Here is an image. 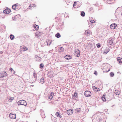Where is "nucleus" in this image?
Returning a JSON list of instances; mask_svg holds the SVG:
<instances>
[{"instance_id": "obj_1", "label": "nucleus", "mask_w": 122, "mask_h": 122, "mask_svg": "<svg viewBox=\"0 0 122 122\" xmlns=\"http://www.w3.org/2000/svg\"><path fill=\"white\" fill-rule=\"evenodd\" d=\"M18 104L19 105H22L25 106L27 105L26 102L24 100H20L18 102Z\"/></svg>"}, {"instance_id": "obj_2", "label": "nucleus", "mask_w": 122, "mask_h": 122, "mask_svg": "<svg viewBox=\"0 0 122 122\" xmlns=\"http://www.w3.org/2000/svg\"><path fill=\"white\" fill-rule=\"evenodd\" d=\"M7 76V74L5 71H2L0 73V78H2L5 76Z\"/></svg>"}, {"instance_id": "obj_3", "label": "nucleus", "mask_w": 122, "mask_h": 122, "mask_svg": "<svg viewBox=\"0 0 122 122\" xmlns=\"http://www.w3.org/2000/svg\"><path fill=\"white\" fill-rule=\"evenodd\" d=\"M18 7V6H17L16 4H15L12 6V8L13 9L15 10H18L21 7L20 5L19 6V8H17V7Z\"/></svg>"}, {"instance_id": "obj_4", "label": "nucleus", "mask_w": 122, "mask_h": 122, "mask_svg": "<svg viewBox=\"0 0 122 122\" xmlns=\"http://www.w3.org/2000/svg\"><path fill=\"white\" fill-rule=\"evenodd\" d=\"M65 113H66L68 115H72L73 113V109H69L66 111Z\"/></svg>"}, {"instance_id": "obj_5", "label": "nucleus", "mask_w": 122, "mask_h": 122, "mask_svg": "<svg viewBox=\"0 0 122 122\" xmlns=\"http://www.w3.org/2000/svg\"><path fill=\"white\" fill-rule=\"evenodd\" d=\"M84 95L86 97H89L91 96V93L90 91H86L84 92Z\"/></svg>"}, {"instance_id": "obj_6", "label": "nucleus", "mask_w": 122, "mask_h": 122, "mask_svg": "<svg viewBox=\"0 0 122 122\" xmlns=\"http://www.w3.org/2000/svg\"><path fill=\"white\" fill-rule=\"evenodd\" d=\"M40 113L41 115V116L42 118H44L45 117V116L43 110L42 109L40 110Z\"/></svg>"}, {"instance_id": "obj_7", "label": "nucleus", "mask_w": 122, "mask_h": 122, "mask_svg": "<svg viewBox=\"0 0 122 122\" xmlns=\"http://www.w3.org/2000/svg\"><path fill=\"white\" fill-rule=\"evenodd\" d=\"M11 11L10 10L9 8H7L5 9L3 11L4 13L5 14H8Z\"/></svg>"}, {"instance_id": "obj_8", "label": "nucleus", "mask_w": 122, "mask_h": 122, "mask_svg": "<svg viewBox=\"0 0 122 122\" xmlns=\"http://www.w3.org/2000/svg\"><path fill=\"white\" fill-rule=\"evenodd\" d=\"M75 55L77 57H79L80 56V51L78 49H77L76 51Z\"/></svg>"}, {"instance_id": "obj_9", "label": "nucleus", "mask_w": 122, "mask_h": 122, "mask_svg": "<svg viewBox=\"0 0 122 122\" xmlns=\"http://www.w3.org/2000/svg\"><path fill=\"white\" fill-rule=\"evenodd\" d=\"M117 25L115 23H113L111 24L110 25V28L113 29H114L116 28V27L117 26Z\"/></svg>"}, {"instance_id": "obj_10", "label": "nucleus", "mask_w": 122, "mask_h": 122, "mask_svg": "<svg viewBox=\"0 0 122 122\" xmlns=\"http://www.w3.org/2000/svg\"><path fill=\"white\" fill-rule=\"evenodd\" d=\"M10 118L12 119H15L16 118V114L10 113Z\"/></svg>"}, {"instance_id": "obj_11", "label": "nucleus", "mask_w": 122, "mask_h": 122, "mask_svg": "<svg viewBox=\"0 0 122 122\" xmlns=\"http://www.w3.org/2000/svg\"><path fill=\"white\" fill-rule=\"evenodd\" d=\"M54 93L53 92H51L49 96L48 97V98L51 100L53 97V96L54 95Z\"/></svg>"}, {"instance_id": "obj_12", "label": "nucleus", "mask_w": 122, "mask_h": 122, "mask_svg": "<svg viewBox=\"0 0 122 122\" xmlns=\"http://www.w3.org/2000/svg\"><path fill=\"white\" fill-rule=\"evenodd\" d=\"M114 92L116 95H120V92L119 90H115L114 91Z\"/></svg>"}, {"instance_id": "obj_13", "label": "nucleus", "mask_w": 122, "mask_h": 122, "mask_svg": "<svg viewBox=\"0 0 122 122\" xmlns=\"http://www.w3.org/2000/svg\"><path fill=\"white\" fill-rule=\"evenodd\" d=\"M92 88L93 90L96 92H98L100 91V89L98 88L95 87V86H93Z\"/></svg>"}, {"instance_id": "obj_14", "label": "nucleus", "mask_w": 122, "mask_h": 122, "mask_svg": "<svg viewBox=\"0 0 122 122\" xmlns=\"http://www.w3.org/2000/svg\"><path fill=\"white\" fill-rule=\"evenodd\" d=\"M64 58L67 60H69L71 59L72 57L69 55H67L65 56Z\"/></svg>"}, {"instance_id": "obj_15", "label": "nucleus", "mask_w": 122, "mask_h": 122, "mask_svg": "<svg viewBox=\"0 0 122 122\" xmlns=\"http://www.w3.org/2000/svg\"><path fill=\"white\" fill-rule=\"evenodd\" d=\"M117 60L120 63H122V58L120 57L117 58Z\"/></svg>"}, {"instance_id": "obj_16", "label": "nucleus", "mask_w": 122, "mask_h": 122, "mask_svg": "<svg viewBox=\"0 0 122 122\" xmlns=\"http://www.w3.org/2000/svg\"><path fill=\"white\" fill-rule=\"evenodd\" d=\"M55 115L57 117H59L60 118L62 117V116L60 114V113L58 112H56L55 114Z\"/></svg>"}, {"instance_id": "obj_17", "label": "nucleus", "mask_w": 122, "mask_h": 122, "mask_svg": "<svg viewBox=\"0 0 122 122\" xmlns=\"http://www.w3.org/2000/svg\"><path fill=\"white\" fill-rule=\"evenodd\" d=\"M33 26L36 30H38L39 29V26L38 25L35 24L33 25Z\"/></svg>"}, {"instance_id": "obj_18", "label": "nucleus", "mask_w": 122, "mask_h": 122, "mask_svg": "<svg viewBox=\"0 0 122 122\" xmlns=\"http://www.w3.org/2000/svg\"><path fill=\"white\" fill-rule=\"evenodd\" d=\"M110 51V49L108 48H107L104 51V53L105 54H106L108 52Z\"/></svg>"}, {"instance_id": "obj_19", "label": "nucleus", "mask_w": 122, "mask_h": 122, "mask_svg": "<svg viewBox=\"0 0 122 122\" xmlns=\"http://www.w3.org/2000/svg\"><path fill=\"white\" fill-rule=\"evenodd\" d=\"M51 40H48L46 41V42L48 45H49L51 43Z\"/></svg>"}, {"instance_id": "obj_20", "label": "nucleus", "mask_w": 122, "mask_h": 122, "mask_svg": "<svg viewBox=\"0 0 122 122\" xmlns=\"http://www.w3.org/2000/svg\"><path fill=\"white\" fill-rule=\"evenodd\" d=\"M80 111V108H76L75 110V112L76 113L79 112Z\"/></svg>"}, {"instance_id": "obj_21", "label": "nucleus", "mask_w": 122, "mask_h": 122, "mask_svg": "<svg viewBox=\"0 0 122 122\" xmlns=\"http://www.w3.org/2000/svg\"><path fill=\"white\" fill-rule=\"evenodd\" d=\"M39 82L41 83L42 84L44 83L45 82V81L44 79V78H42L39 81Z\"/></svg>"}, {"instance_id": "obj_22", "label": "nucleus", "mask_w": 122, "mask_h": 122, "mask_svg": "<svg viewBox=\"0 0 122 122\" xmlns=\"http://www.w3.org/2000/svg\"><path fill=\"white\" fill-rule=\"evenodd\" d=\"M105 94H104L102 97V99L103 101H105L106 100V99L105 98Z\"/></svg>"}, {"instance_id": "obj_23", "label": "nucleus", "mask_w": 122, "mask_h": 122, "mask_svg": "<svg viewBox=\"0 0 122 122\" xmlns=\"http://www.w3.org/2000/svg\"><path fill=\"white\" fill-rule=\"evenodd\" d=\"M55 36L56 37L58 38H59L61 36L60 34L58 33L56 34Z\"/></svg>"}, {"instance_id": "obj_24", "label": "nucleus", "mask_w": 122, "mask_h": 122, "mask_svg": "<svg viewBox=\"0 0 122 122\" xmlns=\"http://www.w3.org/2000/svg\"><path fill=\"white\" fill-rule=\"evenodd\" d=\"M10 37L11 40H13L15 38L14 36L12 34H11L10 35Z\"/></svg>"}, {"instance_id": "obj_25", "label": "nucleus", "mask_w": 122, "mask_h": 122, "mask_svg": "<svg viewBox=\"0 0 122 122\" xmlns=\"http://www.w3.org/2000/svg\"><path fill=\"white\" fill-rule=\"evenodd\" d=\"M20 18V15H17L15 16H14L15 18H17L18 19V18Z\"/></svg>"}, {"instance_id": "obj_26", "label": "nucleus", "mask_w": 122, "mask_h": 122, "mask_svg": "<svg viewBox=\"0 0 122 122\" xmlns=\"http://www.w3.org/2000/svg\"><path fill=\"white\" fill-rule=\"evenodd\" d=\"M113 0H107V1H106V2L108 4H110L112 3V2L113 1Z\"/></svg>"}, {"instance_id": "obj_27", "label": "nucleus", "mask_w": 122, "mask_h": 122, "mask_svg": "<svg viewBox=\"0 0 122 122\" xmlns=\"http://www.w3.org/2000/svg\"><path fill=\"white\" fill-rule=\"evenodd\" d=\"M36 57L37 59V61H41V58L40 57L37 56H36Z\"/></svg>"}, {"instance_id": "obj_28", "label": "nucleus", "mask_w": 122, "mask_h": 122, "mask_svg": "<svg viewBox=\"0 0 122 122\" xmlns=\"http://www.w3.org/2000/svg\"><path fill=\"white\" fill-rule=\"evenodd\" d=\"M110 76L111 77H113L114 75V74L113 72H111L110 73Z\"/></svg>"}, {"instance_id": "obj_29", "label": "nucleus", "mask_w": 122, "mask_h": 122, "mask_svg": "<svg viewBox=\"0 0 122 122\" xmlns=\"http://www.w3.org/2000/svg\"><path fill=\"white\" fill-rule=\"evenodd\" d=\"M113 43V41L112 39L110 40L108 42V44L110 45H112Z\"/></svg>"}, {"instance_id": "obj_30", "label": "nucleus", "mask_w": 122, "mask_h": 122, "mask_svg": "<svg viewBox=\"0 0 122 122\" xmlns=\"http://www.w3.org/2000/svg\"><path fill=\"white\" fill-rule=\"evenodd\" d=\"M44 64L43 63H41L40 64L39 66V67L40 68L42 69L44 67Z\"/></svg>"}, {"instance_id": "obj_31", "label": "nucleus", "mask_w": 122, "mask_h": 122, "mask_svg": "<svg viewBox=\"0 0 122 122\" xmlns=\"http://www.w3.org/2000/svg\"><path fill=\"white\" fill-rule=\"evenodd\" d=\"M81 15L82 17L84 16L85 15V13L83 11L81 12Z\"/></svg>"}, {"instance_id": "obj_32", "label": "nucleus", "mask_w": 122, "mask_h": 122, "mask_svg": "<svg viewBox=\"0 0 122 122\" xmlns=\"http://www.w3.org/2000/svg\"><path fill=\"white\" fill-rule=\"evenodd\" d=\"M23 51H25L27 50L28 48L24 46L22 48Z\"/></svg>"}, {"instance_id": "obj_33", "label": "nucleus", "mask_w": 122, "mask_h": 122, "mask_svg": "<svg viewBox=\"0 0 122 122\" xmlns=\"http://www.w3.org/2000/svg\"><path fill=\"white\" fill-rule=\"evenodd\" d=\"M60 49L62 52H63L64 51V49L63 47H61L60 48Z\"/></svg>"}, {"instance_id": "obj_34", "label": "nucleus", "mask_w": 122, "mask_h": 122, "mask_svg": "<svg viewBox=\"0 0 122 122\" xmlns=\"http://www.w3.org/2000/svg\"><path fill=\"white\" fill-rule=\"evenodd\" d=\"M97 47L99 48L100 47L101 45L100 44L98 43L97 44Z\"/></svg>"}, {"instance_id": "obj_35", "label": "nucleus", "mask_w": 122, "mask_h": 122, "mask_svg": "<svg viewBox=\"0 0 122 122\" xmlns=\"http://www.w3.org/2000/svg\"><path fill=\"white\" fill-rule=\"evenodd\" d=\"M77 94L76 93V92H75L74 94L73 95V96L74 97H76L77 96Z\"/></svg>"}, {"instance_id": "obj_36", "label": "nucleus", "mask_w": 122, "mask_h": 122, "mask_svg": "<svg viewBox=\"0 0 122 122\" xmlns=\"http://www.w3.org/2000/svg\"><path fill=\"white\" fill-rule=\"evenodd\" d=\"M35 4H31L30 5L29 7H32L34 6H35Z\"/></svg>"}, {"instance_id": "obj_37", "label": "nucleus", "mask_w": 122, "mask_h": 122, "mask_svg": "<svg viewBox=\"0 0 122 122\" xmlns=\"http://www.w3.org/2000/svg\"><path fill=\"white\" fill-rule=\"evenodd\" d=\"M77 2L75 1L74 2V4L73 5V7H74L76 5V4Z\"/></svg>"}, {"instance_id": "obj_38", "label": "nucleus", "mask_w": 122, "mask_h": 122, "mask_svg": "<svg viewBox=\"0 0 122 122\" xmlns=\"http://www.w3.org/2000/svg\"><path fill=\"white\" fill-rule=\"evenodd\" d=\"M14 99L13 98H11L10 99H9V102H11Z\"/></svg>"}, {"instance_id": "obj_39", "label": "nucleus", "mask_w": 122, "mask_h": 122, "mask_svg": "<svg viewBox=\"0 0 122 122\" xmlns=\"http://www.w3.org/2000/svg\"><path fill=\"white\" fill-rule=\"evenodd\" d=\"M94 74L96 75H97V73L96 71H95L94 72Z\"/></svg>"}, {"instance_id": "obj_40", "label": "nucleus", "mask_w": 122, "mask_h": 122, "mask_svg": "<svg viewBox=\"0 0 122 122\" xmlns=\"http://www.w3.org/2000/svg\"><path fill=\"white\" fill-rule=\"evenodd\" d=\"M90 22L91 23H94L95 22V21L93 20H92L90 21Z\"/></svg>"}, {"instance_id": "obj_41", "label": "nucleus", "mask_w": 122, "mask_h": 122, "mask_svg": "<svg viewBox=\"0 0 122 122\" xmlns=\"http://www.w3.org/2000/svg\"><path fill=\"white\" fill-rule=\"evenodd\" d=\"M10 70L11 71V72L12 71L14 70H13V68H10Z\"/></svg>"}, {"instance_id": "obj_42", "label": "nucleus", "mask_w": 122, "mask_h": 122, "mask_svg": "<svg viewBox=\"0 0 122 122\" xmlns=\"http://www.w3.org/2000/svg\"><path fill=\"white\" fill-rule=\"evenodd\" d=\"M33 76H34V77L35 78H36V73H35V72H34L33 73Z\"/></svg>"}, {"instance_id": "obj_43", "label": "nucleus", "mask_w": 122, "mask_h": 122, "mask_svg": "<svg viewBox=\"0 0 122 122\" xmlns=\"http://www.w3.org/2000/svg\"><path fill=\"white\" fill-rule=\"evenodd\" d=\"M12 19L13 20H16L17 19V18H15L14 17H13Z\"/></svg>"}, {"instance_id": "obj_44", "label": "nucleus", "mask_w": 122, "mask_h": 122, "mask_svg": "<svg viewBox=\"0 0 122 122\" xmlns=\"http://www.w3.org/2000/svg\"><path fill=\"white\" fill-rule=\"evenodd\" d=\"M99 122L101 121L102 120V119L100 118H99L98 119Z\"/></svg>"}, {"instance_id": "obj_45", "label": "nucleus", "mask_w": 122, "mask_h": 122, "mask_svg": "<svg viewBox=\"0 0 122 122\" xmlns=\"http://www.w3.org/2000/svg\"><path fill=\"white\" fill-rule=\"evenodd\" d=\"M110 71V68H109L108 70V71L106 70V71L107 72H108V71Z\"/></svg>"}, {"instance_id": "obj_46", "label": "nucleus", "mask_w": 122, "mask_h": 122, "mask_svg": "<svg viewBox=\"0 0 122 122\" xmlns=\"http://www.w3.org/2000/svg\"><path fill=\"white\" fill-rule=\"evenodd\" d=\"M12 72H13V74H15V71L14 70H13Z\"/></svg>"}, {"instance_id": "obj_47", "label": "nucleus", "mask_w": 122, "mask_h": 122, "mask_svg": "<svg viewBox=\"0 0 122 122\" xmlns=\"http://www.w3.org/2000/svg\"><path fill=\"white\" fill-rule=\"evenodd\" d=\"M85 33H86L88 34L89 33L87 31H85Z\"/></svg>"}, {"instance_id": "obj_48", "label": "nucleus", "mask_w": 122, "mask_h": 122, "mask_svg": "<svg viewBox=\"0 0 122 122\" xmlns=\"http://www.w3.org/2000/svg\"><path fill=\"white\" fill-rule=\"evenodd\" d=\"M20 5H17V6H18V7H17V8H19V6H20Z\"/></svg>"}, {"instance_id": "obj_49", "label": "nucleus", "mask_w": 122, "mask_h": 122, "mask_svg": "<svg viewBox=\"0 0 122 122\" xmlns=\"http://www.w3.org/2000/svg\"><path fill=\"white\" fill-rule=\"evenodd\" d=\"M53 118H54L55 119V120H56V118H55V117H54Z\"/></svg>"}, {"instance_id": "obj_50", "label": "nucleus", "mask_w": 122, "mask_h": 122, "mask_svg": "<svg viewBox=\"0 0 122 122\" xmlns=\"http://www.w3.org/2000/svg\"><path fill=\"white\" fill-rule=\"evenodd\" d=\"M53 119V118H52V119Z\"/></svg>"}, {"instance_id": "obj_51", "label": "nucleus", "mask_w": 122, "mask_h": 122, "mask_svg": "<svg viewBox=\"0 0 122 122\" xmlns=\"http://www.w3.org/2000/svg\"><path fill=\"white\" fill-rule=\"evenodd\" d=\"M114 106V105H113V106H112V107H113V106Z\"/></svg>"}]
</instances>
